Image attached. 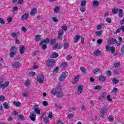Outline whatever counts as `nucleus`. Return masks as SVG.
<instances>
[{
	"mask_svg": "<svg viewBox=\"0 0 124 124\" xmlns=\"http://www.w3.org/2000/svg\"><path fill=\"white\" fill-rule=\"evenodd\" d=\"M80 10L81 12L84 13V12L86 11V8L85 7V6H81V7L80 8Z\"/></svg>",
	"mask_w": 124,
	"mask_h": 124,
	"instance_id": "41",
	"label": "nucleus"
},
{
	"mask_svg": "<svg viewBox=\"0 0 124 124\" xmlns=\"http://www.w3.org/2000/svg\"><path fill=\"white\" fill-rule=\"evenodd\" d=\"M13 9L14 12H17L18 11V7L17 6L14 7Z\"/></svg>",
	"mask_w": 124,
	"mask_h": 124,
	"instance_id": "58",
	"label": "nucleus"
},
{
	"mask_svg": "<svg viewBox=\"0 0 124 124\" xmlns=\"http://www.w3.org/2000/svg\"><path fill=\"white\" fill-rule=\"evenodd\" d=\"M79 78L80 75H77L76 77H75L72 80V84H76L77 83H78Z\"/></svg>",
	"mask_w": 124,
	"mask_h": 124,
	"instance_id": "13",
	"label": "nucleus"
},
{
	"mask_svg": "<svg viewBox=\"0 0 124 124\" xmlns=\"http://www.w3.org/2000/svg\"><path fill=\"white\" fill-rule=\"evenodd\" d=\"M107 94V93H106V92H103L102 93V95H101L99 97V100H103V99H105V97H106Z\"/></svg>",
	"mask_w": 124,
	"mask_h": 124,
	"instance_id": "20",
	"label": "nucleus"
},
{
	"mask_svg": "<svg viewBox=\"0 0 124 124\" xmlns=\"http://www.w3.org/2000/svg\"><path fill=\"white\" fill-rule=\"evenodd\" d=\"M41 38V36H40V35H37L35 36V41H39Z\"/></svg>",
	"mask_w": 124,
	"mask_h": 124,
	"instance_id": "42",
	"label": "nucleus"
},
{
	"mask_svg": "<svg viewBox=\"0 0 124 124\" xmlns=\"http://www.w3.org/2000/svg\"><path fill=\"white\" fill-rule=\"evenodd\" d=\"M120 65H121V63L115 62L114 63L113 67H114L115 68H117L119 67V66H120Z\"/></svg>",
	"mask_w": 124,
	"mask_h": 124,
	"instance_id": "40",
	"label": "nucleus"
},
{
	"mask_svg": "<svg viewBox=\"0 0 124 124\" xmlns=\"http://www.w3.org/2000/svg\"><path fill=\"white\" fill-rule=\"evenodd\" d=\"M4 81V78L2 77H0V89L5 90L8 86H9V81H7L3 83Z\"/></svg>",
	"mask_w": 124,
	"mask_h": 124,
	"instance_id": "3",
	"label": "nucleus"
},
{
	"mask_svg": "<svg viewBox=\"0 0 124 124\" xmlns=\"http://www.w3.org/2000/svg\"><path fill=\"white\" fill-rule=\"evenodd\" d=\"M13 104L15 105V106H16V107H20L21 106V102H17L14 101L13 102Z\"/></svg>",
	"mask_w": 124,
	"mask_h": 124,
	"instance_id": "28",
	"label": "nucleus"
},
{
	"mask_svg": "<svg viewBox=\"0 0 124 124\" xmlns=\"http://www.w3.org/2000/svg\"><path fill=\"white\" fill-rule=\"evenodd\" d=\"M108 119L109 122H114V116L113 115H109Z\"/></svg>",
	"mask_w": 124,
	"mask_h": 124,
	"instance_id": "43",
	"label": "nucleus"
},
{
	"mask_svg": "<svg viewBox=\"0 0 124 124\" xmlns=\"http://www.w3.org/2000/svg\"><path fill=\"white\" fill-rule=\"evenodd\" d=\"M67 75H68V73L67 72H63L59 77V80L60 82H63L67 77Z\"/></svg>",
	"mask_w": 124,
	"mask_h": 124,
	"instance_id": "5",
	"label": "nucleus"
},
{
	"mask_svg": "<svg viewBox=\"0 0 124 124\" xmlns=\"http://www.w3.org/2000/svg\"><path fill=\"white\" fill-rule=\"evenodd\" d=\"M102 41H103V39H99L97 40V43L99 44V45H100L102 43Z\"/></svg>",
	"mask_w": 124,
	"mask_h": 124,
	"instance_id": "52",
	"label": "nucleus"
},
{
	"mask_svg": "<svg viewBox=\"0 0 124 124\" xmlns=\"http://www.w3.org/2000/svg\"><path fill=\"white\" fill-rule=\"evenodd\" d=\"M21 64L19 62H16L13 63L12 66L13 67H15L16 68H18L21 66Z\"/></svg>",
	"mask_w": 124,
	"mask_h": 124,
	"instance_id": "11",
	"label": "nucleus"
},
{
	"mask_svg": "<svg viewBox=\"0 0 124 124\" xmlns=\"http://www.w3.org/2000/svg\"><path fill=\"white\" fill-rule=\"evenodd\" d=\"M34 111H32L30 113V118L31 121H35V118H36V114L39 115L40 114V110L38 108H34Z\"/></svg>",
	"mask_w": 124,
	"mask_h": 124,
	"instance_id": "2",
	"label": "nucleus"
},
{
	"mask_svg": "<svg viewBox=\"0 0 124 124\" xmlns=\"http://www.w3.org/2000/svg\"><path fill=\"white\" fill-rule=\"evenodd\" d=\"M93 89H94V90H98V91H100V90H102V87L100 85H97V86H95L93 87Z\"/></svg>",
	"mask_w": 124,
	"mask_h": 124,
	"instance_id": "32",
	"label": "nucleus"
},
{
	"mask_svg": "<svg viewBox=\"0 0 124 124\" xmlns=\"http://www.w3.org/2000/svg\"><path fill=\"white\" fill-rule=\"evenodd\" d=\"M29 19V13H26L21 16L22 21H27Z\"/></svg>",
	"mask_w": 124,
	"mask_h": 124,
	"instance_id": "12",
	"label": "nucleus"
},
{
	"mask_svg": "<svg viewBox=\"0 0 124 124\" xmlns=\"http://www.w3.org/2000/svg\"><path fill=\"white\" fill-rule=\"evenodd\" d=\"M99 82H102V83H104V82H105V81H106V77L104 76H99Z\"/></svg>",
	"mask_w": 124,
	"mask_h": 124,
	"instance_id": "18",
	"label": "nucleus"
},
{
	"mask_svg": "<svg viewBox=\"0 0 124 124\" xmlns=\"http://www.w3.org/2000/svg\"><path fill=\"white\" fill-rule=\"evenodd\" d=\"M36 11H37V9L36 8L32 9L30 12V15L31 16H33V15H35V13H36Z\"/></svg>",
	"mask_w": 124,
	"mask_h": 124,
	"instance_id": "26",
	"label": "nucleus"
},
{
	"mask_svg": "<svg viewBox=\"0 0 124 124\" xmlns=\"http://www.w3.org/2000/svg\"><path fill=\"white\" fill-rule=\"evenodd\" d=\"M49 42H50V40L48 38H46L43 41V43H46V44H48L49 43Z\"/></svg>",
	"mask_w": 124,
	"mask_h": 124,
	"instance_id": "51",
	"label": "nucleus"
},
{
	"mask_svg": "<svg viewBox=\"0 0 124 124\" xmlns=\"http://www.w3.org/2000/svg\"><path fill=\"white\" fill-rule=\"evenodd\" d=\"M121 28H118L117 30L114 32V34H117V33H119L121 31Z\"/></svg>",
	"mask_w": 124,
	"mask_h": 124,
	"instance_id": "61",
	"label": "nucleus"
},
{
	"mask_svg": "<svg viewBox=\"0 0 124 124\" xmlns=\"http://www.w3.org/2000/svg\"><path fill=\"white\" fill-rule=\"evenodd\" d=\"M13 18L11 17H9L7 19V21L8 23H11L12 22Z\"/></svg>",
	"mask_w": 124,
	"mask_h": 124,
	"instance_id": "60",
	"label": "nucleus"
},
{
	"mask_svg": "<svg viewBox=\"0 0 124 124\" xmlns=\"http://www.w3.org/2000/svg\"><path fill=\"white\" fill-rule=\"evenodd\" d=\"M86 3H87V1H86V0H83L81 1L80 3V6H85Z\"/></svg>",
	"mask_w": 124,
	"mask_h": 124,
	"instance_id": "46",
	"label": "nucleus"
},
{
	"mask_svg": "<svg viewBox=\"0 0 124 124\" xmlns=\"http://www.w3.org/2000/svg\"><path fill=\"white\" fill-rule=\"evenodd\" d=\"M112 12L113 14H117V13L119 12V10L118 9L114 8L112 10Z\"/></svg>",
	"mask_w": 124,
	"mask_h": 124,
	"instance_id": "47",
	"label": "nucleus"
},
{
	"mask_svg": "<svg viewBox=\"0 0 124 124\" xmlns=\"http://www.w3.org/2000/svg\"><path fill=\"white\" fill-rule=\"evenodd\" d=\"M29 92H24L22 93V95L24 97H27V96H29Z\"/></svg>",
	"mask_w": 124,
	"mask_h": 124,
	"instance_id": "44",
	"label": "nucleus"
},
{
	"mask_svg": "<svg viewBox=\"0 0 124 124\" xmlns=\"http://www.w3.org/2000/svg\"><path fill=\"white\" fill-rule=\"evenodd\" d=\"M67 66V63L66 62H63L61 64L60 67L61 68H65V67H66Z\"/></svg>",
	"mask_w": 124,
	"mask_h": 124,
	"instance_id": "36",
	"label": "nucleus"
},
{
	"mask_svg": "<svg viewBox=\"0 0 124 124\" xmlns=\"http://www.w3.org/2000/svg\"><path fill=\"white\" fill-rule=\"evenodd\" d=\"M56 62V61L53 59H50L46 61V65L47 66H53L54 64H55V63Z\"/></svg>",
	"mask_w": 124,
	"mask_h": 124,
	"instance_id": "10",
	"label": "nucleus"
},
{
	"mask_svg": "<svg viewBox=\"0 0 124 124\" xmlns=\"http://www.w3.org/2000/svg\"><path fill=\"white\" fill-rule=\"evenodd\" d=\"M27 75L28 76H31L32 77V76H35L36 75V73H35V72H29L27 73Z\"/></svg>",
	"mask_w": 124,
	"mask_h": 124,
	"instance_id": "25",
	"label": "nucleus"
},
{
	"mask_svg": "<svg viewBox=\"0 0 124 124\" xmlns=\"http://www.w3.org/2000/svg\"><path fill=\"white\" fill-rule=\"evenodd\" d=\"M48 117L49 119H52V118L53 117V112L49 111L48 113Z\"/></svg>",
	"mask_w": 124,
	"mask_h": 124,
	"instance_id": "50",
	"label": "nucleus"
},
{
	"mask_svg": "<svg viewBox=\"0 0 124 124\" xmlns=\"http://www.w3.org/2000/svg\"><path fill=\"white\" fill-rule=\"evenodd\" d=\"M99 5V2L97 0H95L93 3V7H94V8L98 7Z\"/></svg>",
	"mask_w": 124,
	"mask_h": 124,
	"instance_id": "24",
	"label": "nucleus"
},
{
	"mask_svg": "<svg viewBox=\"0 0 124 124\" xmlns=\"http://www.w3.org/2000/svg\"><path fill=\"white\" fill-rule=\"evenodd\" d=\"M36 82L39 84H43V83H44V75L42 74L38 75L37 76Z\"/></svg>",
	"mask_w": 124,
	"mask_h": 124,
	"instance_id": "4",
	"label": "nucleus"
},
{
	"mask_svg": "<svg viewBox=\"0 0 124 124\" xmlns=\"http://www.w3.org/2000/svg\"><path fill=\"white\" fill-rule=\"evenodd\" d=\"M119 82V80L118 79V78H116L112 79L113 84H118Z\"/></svg>",
	"mask_w": 124,
	"mask_h": 124,
	"instance_id": "37",
	"label": "nucleus"
},
{
	"mask_svg": "<svg viewBox=\"0 0 124 124\" xmlns=\"http://www.w3.org/2000/svg\"><path fill=\"white\" fill-rule=\"evenodd\" d=\"M63 35V30H61L58 32V38L62 40V37Z\"/></svg>",
	"mask_w": 124,
	"mask_h": 124,
	"instance_id": "19",
	"label": "nucleus"
},
{
	"mask_svg": "<svg viewBox=\"0 0 124 124\" xmlns=\"http://www.w3.org/2000/svg\"><path fill=\"white\" fill-rule=\"evenodd\" d=\"M19 119L20 121H24V120H25V117L23 115H19Z\"/></svg>",
	"mask_w": 124,
	"mask_h": 124,
	"instance_id": "59",
	"label": "nucleus"
},
{
	"mask_svg": "<svg viewBox=\"0 0 124 124\" xmlns=\"http://www.w3.org/2000/svg\"><path fill=\"white\" fill-rule=\"evenodd\" d=\"M81 71H82V72H83V73H84V74H86V73H87V71H86V68L81 67L80 68Z\"/></svg>",
	"mask_w": 124,
	"mask_h": 124,
	"instance_id": "48",
	"label": "nucleus"
},
{
	"mask_svg": "<svg viewBox=\"0 0 124 124\" xmlns=\"http://www.w3.org/2000/svg\"><path fill=\"white\" fill-rule=\"evenodd\" d=\"M51 93L53 95H57L58 97L63 96V93L62 92V88L61 87H57L52 89L51 91Z\"/></svg>",
	"mask_w": 124,
	"mask_h": 124,
	"instance_id": "1",
	"label": "nucleus"
},
{
	"mask_svg": "<svg viewBox=\"0 0 124 124\" xmlns=\"http://www.w3.org/2000/svg\"><path fill=\"white\" fill-rule=\"evenodd\" d=\"M54 47L55 49H58V50H60V49H62V45L61 44H56L54 45Z\"/></svg>",
	"mask_w": 124,
	"mask_h": 124,
	"instance_id": "23",
	"label": "nucleus"
},
{
	"mask_svg": "<svg viewBox=\"0 0 124 124\" xmlns=\"http://www.w3.org/2000/svg\"><path fill=\"white\" fill-rule=\"evenodd\" d=\"M56 40L55 39H52L50 42V45H54L55 43H56Z\"/></svg>",
	"mask_w": 124,
	"mask_h": 124,
	"instance_id": "54",
	"label": "nucleus"
},
{
	"mask_svg": "<svg viewBox=\"0 0 124 124\" xmlns=\"http://www.w3.org/2000/svg\"><path fill=\"white\" fill-rule=\"evenodd\" d=\"M106 75H108V76H111L112 75V72L110 71H107L106 72Z\"/></svg>",
	"mask_w": 124,
	"mask_h": 124,
	"instance_id": "53",
	"label": "nucleus"
},
{
	"mask_svg": "<svg viewBox=\"0 0 124 124\" xmlns=\"http://www.w3.org/2000/svg\"><path fill=\"white\" fill-rule=\"evenodd\" d=\"M0 23L1 25L4 24V20H3V18H0Z\"/></svg>",
	"mask_w": 124,
	"mask_h": 124,
	"instance_id": "62",
	"label": "nucleus"
},
{
	"mask_svg": "<svg viewBox=\"0 0 124 124\" xmlns=\"http://www.w3.org/2000/svg\"><path fill=\"white\" fill-rule=\"evenodd\" d=\"M81 37V36L80 35H77L74 37V43H77L79 42V39H80V38Z\"/></svg>",
	"mask_w": 124,
	"mask_h": 124,
	"instance_id": "17",
	"label": "nucleus"
},
{
	"mask_svg": "<svg viewBox=\"0 0 124 124\" xmlns=\"http://www.w3.org/2000/svg\"><path fill=\"white\" fill-rule=\"evenodd\" d=\"M52 19L53 22H58V21H59V20H58V19L56 18V17L53 16L52 18Z\"/></svg>",
	"mask_w": 124,
	"mask_h": 124,
	"instance_id": "63",
	"label": "nucleus"
},
{
	"mask_svg": "<svg viewBox=\"0 0 124 124\" xmlns=\"http://www.w3.org/2000/svg\"><path fill=\"white\" fill-rule=\"evenodd\" d=\"M77 108L76 107H70L68 108L69 112H73L76 110Z\"/></svg>",
	"mask_w": 124,
	"mask_h": 124,
	"instance_id": "35",
	"label": "nucleus"
},
{
	"mask_svg": "<svg viewBox=\"0 0 124 124\" xmlns=\"http://www.w3.org/2000/svg\"><path fill=\"white\" fill-rule=\"evenodd\" d=\"M11 37H13V38H18V34L16 32H12L11 34Z\"/></svg>",
	"mask_w": 124,
	"mask_h": 124,
	"instance_id": "27",
	"label": "nucleus"
},
{
	"mask_svg": "<svg viewBox=\"0 0 124 124\" xmlns=\"http://www.w3.org/2000/svg\"><path fill=\"white\" fill-rule=\"evenodd\" d=\"M72 59V56L70 55H68L66 57V60H67L68 61H70V60H71Z\"/></svg>",
	"mask_w": 124,
	"mask_h": 124,
	"instance_id": "56",
	"label": "nucleus"
},
{
	"mask_svg": "<svg viewBox=\"0 0 124 124\" xmlns=\"http://www.w3.org/2000/svg\"><path fill=\"white\" fill-rule=\"evenodd\" d=\"M62 29L63 30V31H66L67 30V27L64 25L62 26Z\"/></svg>",
	"mask_w": 124,
	"mask_h": 124,
	"instance_id": "57",
	"label": "nucleus"
},
{
	"mask_svg": "<svg viewBox=\"0 0 124 124\" xmlns=\"http://www.w3.org/2000/svg\"><path fill=\"white\" fill-rule=\"evenodd\" d=\"M58 57H59V54L57 52H54L50 55V58L51 59H55L58 58Z\"/></svg>",
	"mask_w": 124,
	"mask_h": 124,
	"instance_id": "21",
	"label": "nucleus"
},
{
	"mask_svg": "<svg viewBox=\"0 0 124 124\" xmlns=\"http://www.w3.org/2000/svg\"><path fill=\"white\" fill-rule=\"evenodd\" d=\"M83 90L84 86L82 85H78L77 91L76 92V94H77V95H80V94L83 93Z\"/></svg>",
	"mask_w": 124,
	"mask_h": 124,
	"instance_id": "7",
	"label": "nucleus"
},
{
	"mask_svg": "<svg viewBox=\"0 0 124 124\" xmlns=\"http://www.w3.org/2000/svg\"><path fill=\"white\" fill-rule=\"evenodd\" d=\"M118 92V88L114 87L111 92L112 94H115Z\"/></svg>",
	"mask_w": 124,
	"mask_h": 124,
	"instance_id": "33",
	"label": "nucleus"
},
{
	"mask_svg": "<svg viewBox=\"0 0 124 124\" xmlns=\"http://www.w3.org/2000/svg\"><path fill=\"white\" fill-rule=\"evenodd\" d=\"M116 39L114 38H111L108 40V44H114V43H116Z\"/></svg>",
	"mask_w": 124,
	"mask_h": 124,
	"instance_id": "22",
	"label": "nucleus"
},
{
	"mask_svg": "<svg viewBox=\"0 0 124 124\" xmlns=\"http://www.w3.org/2000/svg\"><path fill=\"white\" fill-rule=\"evenodd\" d=\"M59 11H60V7L59 6L56 7L54 8V12H55V13H58Z\"/></svg>",
	"mask_w": 124,
	"mask_h": 124,
	"instance_id": "49",
	"label": "nucleus"
},
{
	"mask_svg": "<svg viewBox=\"0 0 124 124\" xmlns=\"http://www.w3.org/2000/svg\"><path fill=\"white\" fill-rule=\"evenodd\" d=\"M73 118V114H72L71 113H70L68 115V119H72Z\"/></svg>",
	"mask_w": 124,
	"mask_h": 124,
	"instance_id": "64",
	"label": "nucleus"
},
{
	"mask_svg": "<svg viewBox=\"0 0 124 124\" xmlns=\"http://www.w3.org/2000/svg\"><path fill=\"white\" fill-rule=\"evenodd\" d=\"M107 112H108V107H107V106L104 105L101 110V117L104 118V114Z\"/></svg>",
	"mask_w": 124,
	"mask_h": 124,
	"instance_id": "6",
	"label": "nucleus"
},
{
	"mask_svg": "<svg viewBox=\"0 0 124 124\" xmlns=\"http://www.w3.org/2000/svg\"><path fill=\"white\" fill-rule=\"evenodd\" d=\"M26 50V48H25V46H21L19 47V53L21 55H23L25 53V50Z\"/></svg>",
	"mask_w": 124,
	"mask_h": 124,
	"instance_id": "16",
	"label": "nucleus"
},
{
	"mask_svg": "<svg viewBox=\"0 0 124 124\" xmlns=\"http://www.w3.org/2000/svg\"><path fill=\"white\" fill-rule=\"evenodd\" d=\"M107 99L108 102H112L113 101V99L111 98V95L108 94L107 97Z\"/></svg>",
	"mask_w": 124,
	"mask_h": 124,
	"instance_id": "38",
	"label": "nucleus"
},
{
	"mask_svg": "<svg viewBox=\"0 0 124 124\" xmlns=\"http://www.w3.org/2000/svg\"><path fill=\"white\" fill-rule=\"evenodd\" d=\"M103 31H95V33L97 36H100V35H101V34H102Z\"/></svg>",
	"mask_w": 124,
	"mask_h": 124,
	"instance_id": "39",
	"label": "nucleus"
},
{
	"mask_svg": "<svg viewBox=\"0 0 124 124\" xmlns=\"http://www.w3.org/2000/svg\"><path fill=\"white\" fill-rule=\"evenodd\" d=\"M106 51H108V52H111L112 54H114L115 53V47H110V46H109V45H107L106 46Z\"/></svg>",
	"mask_w": 124,
	"mask_h": 124,
	"instance_id": "9",
	"label": "nucleus"
},
{
	"mask_svg": "<svg viewBox=\"0 0 124 124\" xmlns=\"http://www.w3.org/2000/svg\"><path fill=\"white\" fill-rule=\"evenodd\" d=\"M40 46L44 50H45L47 47V45L46 44H44L43 42H41Z\"/></svg>",
	"mask_w": 124,
	"mask_h": 124,
	"instance_id": "31",
	"label": "nucleus"
},
{
	"mask_svg": "<svg viewBox=\"0 0 124 124\" xmlns=\"http://www.w3.org/2000/svg\"><path fill=\"white\" fill-rule=\"evenodd\" d=\"M93 72L95 75H96V74H99V73H101V69L99 68H96L93 70Z\"/></svg>",
	"mask_w": 124,
	"mask_h": 124,
	"instance_id": "15",
	"label": "nucleus"
},
{
	"mask_svg": "<svg viewBox=\"0 0 124 124\" xmlns=\"http://www.w3.org/2000/svg\"><path fill=\"white\" fill-rule=\"evenodd\" d=\"M93 55L95 57H98V56L101 55V51L98 49H96L94 50Z\"/></svg>",
	"mask_w": 124,
	"mask_h": 124,
	"instance_id": "14",
	"label": "nucleus"
},
{
	"mask_svg": "<svg viewBox=\"0 0 124 124\" xmlns=\"http://www.w3.org/2000/svg\"><path fill=\"white\" fill-rule=\"evenodd\" d=\"M3 106L4 108L5 109H7V110H8L9 109L10 107L8 105V103L7 102H4L3 104Z\"/></svg>",
	"mask_w": 124,
	"mask_h": 124,
	"instance_id": "29",
	"label": "nucleus"
},
{
	"mask_svg": "<svg viewBox=\"0 0 124 124\" xmlns=\"http://www.w3.org/2000/svg\"><path fill=\"white\" fill-rule=\"evenodd\" d=\"M118 15H119V17H120V18H122V17H123L124 14L123 13V9H119Z\"/></svg>",
	"mask_w": 124,
	"mask_h": 124,
	"instance_id": "30",
	"label": "nucleus"
},
{
	"mask_svg": "<svg viewBox=\"0 0 124 124\" xmlns=\"http://www.w3.org/2000/svg\"><path fill=\"white\" fill-rule=\"evenodd\" d=\"M106 22H107V23H111V22L112 21V20L111 19V18L107 17L106 19Z\"/></svg>",
	"mask_w": 124,
	"mask_h": 124,
	"instance_id": "55",
	"label": "nucleus"
},
{
	"mask_svg": "<svg viewBox=\"0 0 124 124\" xmlns=\"http://www.w3.org/2000/svg\"><path fill=\"white\" fill-rule=\"evenodd\" d=\"M44 121L46 124H48L50 123V121H49V118L47 117H44L43 118Z\"/></svg>",
	"mask_w": 124,
	"mask_h": 124,
	"instance_id": "45",
	"label": "nucleus"
},
{
	"mask_svg": "<svg viewBox=\"0 0 124 124\" xmlns=\"http://www.w3.org/2000/svg\"><path fill=\"white\" fill-rule=\"evenodd\" d=\"M25 85L26 87H29L30 85H31V81H30V79H26L25 81Z\"/></svg>",
	"mask_w": 124,
	"mask_h": 124,
	"instance_id": "34",
	"label": "nucleus"
},
{
	"mask_svg": "<svg viewBox=\"0 0 124 124\" xmlns=\"http://www.w3.org/2000/svg\"><path fill=\"white\" fill-rule=\"evenodd\" d=\"M17 53V48L15 46H12L11 48V52L10 53V58H14V56Z\"/></svg>",
	"mask_w": 124,
	"mask_h": 124,
	"instance_id": "8",
	"label": "nucleus"
}]
</instances>
